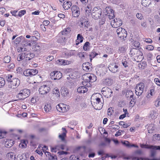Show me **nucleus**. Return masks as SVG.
I'll list each match as a JSON object with an SVG mask.
<instances>
[{"label": "nucleus", "mask_w": 160, "mask_h": 160, "mask_svg": "<svg viewBox=\"0 0 160 160\" xmlns=\"http://www.w3.org/2000/svg\"><path fill=\"white\" fill-rule=\"evenodd\" d=\"M84 81L82 82L83 85L89 87L91 86L90 82H93L97 80V77L93 74L87 73L83 76Z\"/></svg>", "instance_id": "nucleus-1"}, {"label": "nucleus", "mask_w": 160, "mask_h": 160, "mask_svg": "<svg viewBox=\"0 0 160 160\" xmlns=\"http://www.w3.org/2000/svg\"><path fill=\"white\" fill-rule=\"evenodd\" d=\"M130 55L131 57H134V60H138V61H137L138 62L142 60L144 58L142 52L140 50L135 48H132L131 49Z\"/></svg>", "instance_id": "nucleus-2"}, {"label": "nucleus", "mask_w": 160, "mask_h": 160, "mask_svg": "<svg viewBox=\"0 0 160 160\" xmlns=\"http://www.w3.org/2000/svg\"><path fill=\"white\" fill-rule=\"evenodd\" d=\"M23 43L25 46L32 47V48L35 51L38 52L40 50V46L37 44L35 41H24Z\"/></svg>", "instance_id": "nucleus-3"}, {"label": "nucleus", "mask_w": 160, "mask_h": 160, "mask_svg": "<svg viewBox=\"0 0 160 160\" xmlns=\"http://www.w3.org/2000/svg\"><path fill=\"white\" fill-rule=\"evenodd\" d=\"M30 91L28 89L24 88L21 90L17 95V98L20 100H23L28 97L29 95Z\"/></svg>", "instance_id": "nucleus-4"}, {"label": "nucleus", "mask_w": 160, "mask_h": 160, "mask_svg": "<svg viewBox=\"0 0 160 160\" xmlns=\"http://www.w3.org/2000/svg\"><path fill=\"white\" fill-rule=\"evenodd\" d=\"M102 12V10L100 8L94 7L92 12V18L95 19H98L101 16Z\"/></svg>", "instance_id": "nucleus-5"}, {"label": "nucleus", "mask_w": 160, "mask_h": 160, "mask_svg": "<svg viewBox=\"0 0 160 160\" xmlns=\"http://www.w3.org/2000/svg\"><path fill=\"white\" fill-rule=\"evenodd\" d=\"M117 32L118 37L121 40H125L127 36V32L126 30L122 28H119L117 30Z\"/></svg>", "instance_id": "nucleus-6"}, {"label": "nucleus", "mask_w": 160, "mask_h": 160, "mask_svg": "<svg viewBox=\"0 0 160 160\" xmlns=\"http://www.w3.org/2000/svg\"><path fill=\"white\" fill-rule=\"evenodd\" d=\"M20 84V81L18 78H13L11 82H9V83H8V88H9L14 89L18 86Z\"/></svg>", "instance_id": "nucleus-7"}, {"label": "nucleus", "mask_w": 160, "mask_h": 160, "mask_svg": "<svg viewBox=\"0 0 160 160\" xmlns=\"http://www.w3.org/2000/svg\"><path fill=\"white\" fill-rule=\"evenodd\" d=\"M50 90V88L49 85H43L40 86L39 89L40 94L42 95L46 94Z\"/></svg>", "instance_id": "nucleus-8"}, {"label": "nucleus", "mask_w": 160, "mask_h": 160, "mask_svg": "<svg viewBox=\"0 0 160 160\" xmlns=\"http://www.w3.org/2000/svg\"><path fill=\"white\" fill-rule=\"evenodd\" d=\"M144 88V84L140 83L137 85L135 88V93L137 95L140 96L142 93Z\"/></svg>", "instance_id": "nucleus-9"}, {"label": "nucleus", "mask_w": 160, "mask_h": 160, "mask_svg": "<svg viewBox=\"0 0 160 160\" xmlns=\"http://www.w3.org/2000/svg\"><path fill=\"white\" fill-rule=\"evenodd\" d=\"M79 26L81 28L86 29L88 28L89 22L87 18L85 17H82L80 20Z\"/></svg>", "instance_id": "nucleus-10"}, {"label": "nucleus", "mask_w": 160, "mask_h": 160, "mask_svg": "<svg viewBox=\"0 0 160 160\" xmlns=\"http://www.w3.org/2000/svg\"><path fill=\"white\" fill-rule=\"evenodd\" d=\"M62 73L58 71H54L51 72L50 74V78L52 79L59 80L62 77Z\"/></svg>", "instance_id": "nucleus-11"}, {"label": "nucleus", "mask_w": 160, "mask_h": 160, "mask_svg": "<svg viewBox=\"0 0 160 160\" xmlns=\"http://www.w3.org/2000/svg\"><path fill=\"white\" fill-rule=\"evenodd\" d=\"M105 13L106 15L110 19H113L114 17L113 10L110 7H107L105 8Z\"/></svg>", "instance_id": "nucleus-12"}, {"label": "nucleus", "mask_w": 160, "mask_h": 160, "mask_svg": "<svg viewBox=\"0 0 160 160\" xmlns=\"http://www.w3.org/2000/svg\"><path fill=\"white\" fill-rule=\"evenodd\" d=\"M122 20L119 18H115L111 21V24L112 27L117 28L122 25Z\"/></svg>", "instance_id": "nucleus-13"}, {"label": "nucleus", "mask_w": 160, "mask_h": 160, "mask_svg": "<svg viewBox=\"0 0 160 160\" xmlns=\"http://www.w3.org/2000/svg\"><path fill=\"white\" fill-rule=\"evenodd\" d=\"M108 68L112 73H115L119 72L118 66L115 63H112L108 66Z\"/></svg>", "instance_id": "nucleus-14"}, {"label": "nucleus", "mask_w": 160, "mask_h": 160, "mask_svg": "<svg viewBox=\"0 0 160 160\" xmlns=\"http://www.w3.org/2000/svg\"><path fill=\"white\" fill-rule=\"evenodd\" d=\"M72 15L74 17H78L80 15L79 8L78 6H73L71 8Z\"/></svg>", "instance_id": "nucleus-15"}, {"label": "nucleus", "mask_w": 160, "mask_h": 160, "mask_svg": "<svg viewBox=\"0 0 160 160\" xmlns=\"http://www.w3.org/2000/svg\"><path fill=\"white\" fill-rule=\"evenodd\" d=\"M102 89V92H103V93L105 94V96H107V98L112 96L113 92L110 88L106 87L103 88Z\"/></svg>", "instance_id": "nucleus-16"}, {"label": "nucleus", "mask_w": 160, "mask_h": 160, "mask_svg": "<svg viewBox=\"0 0 160 160\" xmlns=\"http://www.w3.org/2000/svg\"><path fill=\"white\" fill-rule=\"evenodd\" d=\"M69 90L67 88H62L61 90V95L67 98L69 97Z\"/></svg>", "instance_id": "nucleus-17"}, {"label": "nucleus", "mask_w": 160, "mask_h": 160, "mask_svg": "<svg viewBox=\"0 0 160 160\" xmlns=\"http://www.w3.org/2000/svg\"><path fill=\"white\" fill-rule=\"evenodd\" d=\"M88 88L85 86H80L78 87L77 90V92L79 93H84L88 91Z\"/></svg>", "instance_id": "nucleus-18"}, {"label": "nucleus", "mask_w": 160, "mask_h": 160, "mask_svg": "<svg viewBox=\"0 0 160 160\" xmlns=\"http://www.w3.org/2000/svg\"><path fill=\"white\" fill-rule=\"evenodd\" d=\"M71 31V28H70L68 27L64 29L63 31L60 32L59 33V35H67L69 34Z\"/></svg>", "instance_id": "nucleus-19"}, {"label": "nucleus", "mask_w": 160, "mask_h": 160, "mask_svg": "<svg viewBox=\"0 0 160 160\" xmlns=\"http://www.w3.org/2000/svg\"><path fill=\"white\" fill-rule=\"evenodd\" d=\"M62 130H63V132L59 135L58 137L62 141H64L65 140V138L66 137L67 131L64 128H62Z\"/></svg>", "instance_id": "nucleus-20"}, {"label": "nucleus", "mask_w": 160, "mask_h": 160, "mask_svg": "<svg viewBox=\"0 0 160 160\" xmlns=\"http://www.w3.org/2000/svg\"><path fill=\"white\" fill-rule=\"evenodd\" d=\"M72 5V3L70 1H65L63 4V7L65 10L69 8Z\"/></svg>", "instance_id": "nucleus-21"}, {"label": "nucleus", "mask_w": 160, "mask_h": 160, "mask_svg": "<svg viewBox=\"0 0 160 160\" xmlns=\"http://www.w3.org/2000/svg\"><path fill=\"white\" fill-rule=\"evenodd\" d=\"M134 94L132 91L128 90L126 92V96L128 99L131 100Z\"/></svg>", "instance_id": "nucleus-22"}, {"label": "nucleus", "mask_w": 160, "mask_h": 160, "mask_svg": "<svg viewBox=\"0 0 160 160\" xmlns=\"http://www.w3.org/2000/svg\"><path fill=\"white\" fill-rule=\"evenodd\" d=\"M103 82L106 85L110 86L113 83V80L110 78H108L105 79Z\"/></svg>", "instance_id": "nucleus-23"}, {"label": "nucleus", "mask_w": 160, "mask_h": 160, "mask_svg": "<svg viewBox=\"0 0 160 160\" xmlns=\"http://www.w3.org/2000/svg\"><path fill=\"white\" fill-rule=\"evenodd\" d=\"M58 61L60 63V64L63 65H68L71 62V61H69L67 60H63L62 59H59Z\"/></svg>", "instance_id": "nucleus-24"}, {"label": "nucleus", "mask_w": 160, "mask_h": 160, "mask_svg": "<svg viewBox=\"0 0 160 160\" xmlns=\"http://www.w3.org/2000/svg\"><path fill=\"white\" fill-rule=\"evenodd\" d=\"M158 113L155 110H152L150 113V117L153 119H154L157 118Z\"/></svg>", "instance_id": "nucleus-25"}, {"label": "nucleus", "mask_w": 160, "mask_h": 160, "mask_svg": "<svg viewBox=\"0 0 160 160\" xmlns=\"http://www.w3.org/2000/svg\"><path fill=\"white\" fill-rule=\"evenodd\" d=\"M27 52V57H26V61H29L32 59L35 56V55L33 53L31 52Z\"/></svg>", "instance_id": "nucleus-26"}, {"label": "nucleus", "mask_w": 160, "mask_h": 160, "mask_svg": "<svg viewBox=\"0 0 160 160\" xmlns=\"http://www.w3.org/2000/svg\"><path fill=\"white\" fill-rule=\"evenodd\" d=\"M27 55H28V54H27V52H26L20 53L19 54V59L18 58H17L18 60V61H20L25 58L26 59Z\"/></svg>", "instance_id": "nucleus-27"}, {"label": "nucleus", "mask_w": 160, "mask_h": 160, "mask_svg": "<svg viewBox=\"0 0 160 160\" xmlns=\"http://www.w3.org/2000/svg\"><path fill=\"white\" fill-rule=\"evenodd\" d=\"M141 3L142 6L146 7L148 6L151 3V0H142Z\"/></svg>", "instance_id": "nucleus-28"}, {"label": "nucleus", "mask_w": 160, "mask_h": 160, "mask_svg": "<svg viewBox=\"0 0 160 160\" xmlns=\"http://www.w3.org/2000/svg\"><path fill=\"white\" fill-rule=\"evenodd\" d=\"M91 7L90 6H87L85 8V13L86 16H89L91 15Z\"/></svg>", "instance_id": "nucleus-29"}, {"label": "nucleus", "mask_w": 160, "mask_h": 160, "mask_svg": "<svg viewBox=\"0 0 160 160\" xmlns=\"http://www.w3.org/2000/svg\"><path fill=\"white\" fill-rule=\"evenodd\" d=\"M31 69H28L24 71L23 74L26 76H32Z\"/></svg>", "instance_id": "nucleus-30"}, {"label": "nucleus", "mask_w": 160, "mask_h": 160, "mask_svg": "<svg viewBox=\"0 0 160 160\" xmlns=\"http://www.w3.org/2000/svg\"><path fill=\"white\" fill-rule=\"evenodd\" d=\"M14 142L12 141H10V142H6L5 144V147L7 148H10L11 147L13 144Z\"/></svg>", "instance_id": "nucleus-31"}, {"label": "nucleus", "mask_w": 160, "mask_h": 160, "mask_svg": "<svg viewBox=\"0 0 160 160\" xmlns=\"http://www.w3.org/2000/svg\"><path fill=\"white\" fill-rule=\"evenodd\" d=\"M22 155L19 154L17 157V160H27V157L26 155Z\"/></svg>", "instance_id": "nucleus-32"}, {"label": "nucleus", "mask_w": 160, "mask_h": 160, "mask_svg": "<svg viewBox=\"0 0 160 160\" xmlns=\"http://www.w3.org/2000/svg\"><path fill=\"white\" fill-rule=\"evenodd\" d=\"M44 110L46 112H49L51 109V107L50 104H47L45 105L44 107Z\"/></svg>", "instance_id": "nucleus-33"}, {"label": "nucleus", "mask_w": 160, "mask_h": 160, "mask_svg": "<svg viewBox=\"0 0 160 160\" xmlns=\"http://www.w3.org/2000/svg\"><path fill=\"white\" fill-rule=\"evenodd\" d=\"M56 108L58 111L60 112H64L66 110L65 109V108H64V107L62 108V107H61L60 105L59 104L57 105Z\"/></svg>", "instance_id": "nucleus-34"}, {"label": "nucleus", "mask_w": 160, "mask_h": 160, "mask_svg": "<svg viewBox=\"0 0 160 160\" xmlns=\"http://www.w3.org/2000/svg\"><path fill=\"white\" fill-rule=\"evenodd\" d=\"M140 147L142 148L147 149H152L153 145H149L147 144H141Z\"/></svg>", "instance_id": "nucleus-35"}, {"label": "nucleus", "mask_w": 160, "mask_h": 160, "mask_svg": "<svg viewBox=\"0 0 160 160\" xmlns=\"http://www.w3.org/2000/svg\"><path fill=\"white\" fill-rule=\"evenodd\" d=\"M5 81L4 79L0 77V88L3 87L5 85Z\"/></svg>", "instance_id": "nucleus-36"}, {"label": "nucleus", "mask_w": 160, "mask_h": 160, "mask_svg": "<svg viewBox=\"0 0 160 160\" xmlns=\"http://www.w3.org/2000/svg\"><path fill=\"white\" fill-rule=\"evenodd\" d=\"M91 65L82 67L83 69L87 72L90 71L91 70Z\"/></svg>", "instance_id": "nucleus-37"}, {"label": "nucleus", "mask_w": 160, "mask_h": 160, "mask_svg": "<svg viewBox=\"0 0 160 160\" xmlns=\"http://www.w3.org/2000/svg\"><path fill=\"white\" fill-rule=\"evenodd\" d=\"M53 94L56 95L57 97H58L59 96L60 93L59 90L58 88H54L53 90Z\"/></svg>", "instance_id": "nucleus-38"}, {"label": "nucleus", "mask_w": 160, "mask_h": 160, "mask_svg": "<svg viewBox=\"0 0 160 160\" xmlns=\"http://www.w3.org/2000/svg\"><path fill=\"white\" fill-rule=\"evenodd\" d=\"M48 153V155H50V156H49V160H57V158L56 156H53L51 155V154L48 152H46L45 153Z\"/></svg>", "instance_id": "nucleus-39"}, {"label": "nucleus", "mask_w": 160, "mask_h": 160, "mask_svg": "<svg viewBox=\"0 0 160 160\" xmlns=\"http://www.w3.org/2000/svg\"><path fill=\"white\" fill-rule=\"evenodd\" d=\"M98 54L97 53L95 52H91V53L89 55L91 61H92V58H94Z\"/></svg>", "instance_id": "nucleus-40"}, {"label": "nucleus", "mask_w": 160, "mask_h": 160, "mask_svg": "<svg viewBox=\"0 0 160 160\" xmlns=\"http://www.w3.org/2000/svg\"><path fill=\"white\" fill-rule=\"evenodd\" d=\"M147 66L146 62H142V63L139 64L138 67L139 68H141L142 69H144V68L146 67Z\"/></svg>", "instance_id": "nucleus-41"}, {"label": "nucleus", "mask_w": 160, "mask_h": 160, "mask_svg": "<svg viewBox=\"0 0 160 160\" xmlns=\"http://www.w3.org/2000/svg\"><path fill=\"white\" fill-rule=\"evenodd\" d=\"M11 57L10 56H7L5 57L3 59L4 62L5 63H9L10 61Z\"/></svg>", "instance_id": "nucleus-42"}, {"label": "nucleus", "mask_w": 160, "mask_h": 160, "mask_svg": "<svg viewBox=\"0 0 160 160\" xmlns=\"http://www.w3.org/2000/svg\"><path fill=\"white\" fill-rule=\"evenodd\" d=\"M127 49V46H124L122 47H120L119 48L118 50L120 52H123L126 51Z\"/></svg>", "instance_id": "nucleus-43"}, {"label": "nucleus", "mask_w": 160, "mask_h": 160, "mask_svg": "<svg viewBox=\"0 0 160 160\" xmlns=\"http://www.w3.org/2000/svg\"><path fill=\"white\" fill-rule=\"evenodd\" d=\"M89 45L90 43L89 42H86L83 47L84 50L86 51L88 49H89Z\"/></svg>", "instance_id": "nucleus-44"}, {"label": "nucleus", "mask_w": 160, "mask_h": 160, "mask_svg": "<svg viewBox=\"0 0 160 160\" xmlns=\"http://www.w3.org/2000/svg\"><path fill=\"white\" fill-rule=\"evenodd\" d=\"M132 45L135 47L139 48L140 46V43L138 41H134L132 44Z\"/></svg>", "instance_id": "nucleus-45"}, {"label": "nucleus", "mask_w": 160, "mask_h": 160, "mask_svg": "<svg viewBox=\"0 0 160 160\" xmlns=\"http://www.w3.org/2000/svg\"><path fill=\"white\" fill-rule=\"evenodd\" d=\"M106 21V18L105 17H103L100 20L99 24V25L102 26L103 25Z\"/></svg>", "instance_id": "nucleus-46"}, {"label": "nucleus", "mask_w": 160, "mask_h": 160, "mask_svg": "<svg viewBox=\"0 0 160 160\" xmlns=\"http://www.w3.org/2000/svg\"><path fill=\"white\" fill-rule=\"evenodd\" d=\"M32 76H34L38 73V71L35 68L31 69Z\"/></svg>", "instance_id": "nucleus-47"}, {"label": "nucleus", "mask_w": 160, "mask_h": 160, "mask_svg": "<svg viewBox=\"0 0 160 160\" xmlns=\"http://www.w3.org/2000/svg\"><path fill=\"white\" fill-rule=\"evenodd\" d=\"M78 74L77 72H73L72 73H71V74L70 75L69 77L71 78L72 79H75L76 78H77V76H76V75Z\"/></svg>", "instance_id": "nucleus-48"}, {"label": "nucleus", "mask_w": 160, "mask_h": 160, "mask_svg": "<svg viewBox=\"0 0 160 160\" xmlns=\"http://www.w3.org/2000/svg\"><path fill=\"white\" fill-rule=\"evenodd\" d=\"M12 75H9L8 76L6 77V79L8 82V83H9V82H11L12 81Z\"/></svg>", "instance_id": "nucleus-49"}, {"label": "nucleus", "mask_w": 160, "mask_h": 160, "mask_svg": "<svg viewBox=\"0 0 160 160\" xmlns=\"http://www.w3.org/2000/svg\"><path fill=\"white\" fill-rule=\"evenodd\" d=\"M26 13V11L25 10H22L19 11L18 16L20 17H21Z\"/></svg>", "instance_id": "nucleus-50"}, {"label": "nucleus", "mask_w": 160, "mask_h": 160, "mask_svg": "<svg viewBox=\"0 0 160 160\" xmlns=\"http://www.w3.org/2000/svg\"><path fill=\"white\" fill-rule=\"evenodd\" d=\"M14 155L15 156V155H14V153L13 152H10L8 153L7 154L6 156L7 157L10 158L11 159H12Z\"/></svg>", "instance_id": "nucleus-51"}, {"label": "nucleus", "mask_w": 160, "mask_h": 160, "mask_svg": "<svg viewBox=\"0 0 160 160\" xmlns=\"http://www.w3.org/2000/svg\"><path fill=\"white\" fill-rule=\"evenodd\" d=\"M15 66V65L13 63H11L9 65L7 66V69L8 71H10L11 69H13Z\"/></svg>", "instance_id": "nucleus-52"}, {"label": "nucleus", "mask_w": 160, "mask_h": 160, "mask_svg": "<svg viewBox=\"0 0 160 160\" xmlns=\"http://www.w3.org/2000/svg\"><path fill=\"white\" fill-rule=\"evenodd\" d=\"M155 130V128L153 127L150 126L148 128V132L150 133L153 132Z\"/></svg>", "instance_id": "nucleus-53"}, {"label": "nucleus", "mask_w": 160, "mask_h": 160, "mask_svg": "<svg viewBox=\"0 0 160 160\" xmlns=\"http://www.w3.org/2000/svg\"><path fill=\"white\" fill-rule=\"evenodd\" d=\"M146 49L149 51L152 50L154 49V47L152 45H149L147 46Z\"/></svg>", "instance_id": "nucleus-54"}, {"label": "nucleus", "mask_w": 160, "mask_h": 160, "mask_svg": "<svg viewBox=\"0 0 160 160\" xmlns=\"http://www.w3.org/2000/svg\"><path fill=\"white\" fill-rule=\"evenodd\" d=\"M85 53V52H79L78 54V57L80 58H83L85 57L84 54Z\"/></svg>", "instance_id": "nucleus-55"}, {"label": "nucleus", "mask_w": 160, "mask_h": 160, "mask_svg": "<svg viewBox=\"0 0 160 160\" xmlns=\"http://www.w3.org/2000/svg\"><path fill=\"white\" fill-rule=\"evenodd\" d=\"M122 143L123 145L126 146L128 148H130L131 144L128 141H125L124 142H122Z\"/></svg>", "instance_id": "nucleus-56"}, {"label": "nucleus", "mask_w": 160, "mask_h": 160, "mask_svg": "<svg viewBox=\"0 0 160 160\" xmlns=\"http://www.w3.org/2000/svg\"><path fill=\"white\" fill-rule=\"evenodd\" d=\"M154 81L158 85L160 86V80L158 78H155Z\"/></svg>", "instance_id": "nucleus-57"}, {"label": "nucleus", "mask_w": 160, "mask_h": 160, "mask_svg": "<svg viewBox=\"0 0 160 160\" xmlns=\"http://www.w3.org/2000/svg\"><path fill=\"white\" fill-rule=\"evenodd\" d=\"M54 59V57L53 56H48L46 58V60L48 62H49Z\"/></svg>", "instance_id": "nucleus-58"}, {"label": "nucleus", "mask_w": 160, "mask_h": 160, "mask_svg": "<svg viewBox=\"0 0 160 160\" xmlns=\"http://www.w3.org/2000/svg\"><path fill=\"white\" fill-rule=\"evenodd\" d=\"M50 23V21L48 20H45L43 21V25H44V26H47Z\"/></svg>", "instance_id": "nucleus-59"}, {"label": "nucleus", "mask_w": 160, "mask_h": 160, "mask_svg": "<svg viewBox=\"0 0 160 160\" xmlns=\"http://www.w3.org/2000/svg\"><path fill=\"white\" fill-rule=\"evenodd\" d=\"M83 37L80 34H79L77 35V39L76 40H82Z\"/></svg>", "instance_id": "nucleus-60"}, {"label": "nucleus", "mask_w": 160, "mask_h": 160, "mask_svg": "<svg viewBox=\"0 0 160 160\" xmlns=\"http://www.w3.org/2000/svg\"><path fill=\"white\" fill-rule=\"evenodd\" d=\"M6 132H0V138H4V135L6 134Z\"/></svg>", "instance_id": "nucleus-61"}, {"label": "nucleus", "mask_w": 160, "mask_h": 160, "mask_svg": "<svg viewBox=\"0 0 160 160\" xmlns=\"http://www.w3.org/2000/svg\"><path fill=\"white\" fill-rule=\"evenodd\" d=\"M156 151L153 149V150H152L151 151V156L152 157H153L155 156V155L156 154Z\"/></svg>", "instance_id": "nucleus-62"}, {"label": "nucleus", "mask_w": 160, "mask_h": 160, "mask_svg": "<svg viewBox=\"0 0 160 160\" xmlns=\"http://www.w3.org/2000/svg\"><path fill=\"white\" fill-rule=\"evenodd\" d=\"M75 55V53L73 51H71L70 52L68 53V56H71L72 55Z\"/></svg>", "instance_id": "nucleus-63"}, {"label": "nucleus", "mask_w": 160, "mask_h": 160, "mask_svg": "<svg viewBox=\"0 0 160 160\" xmlns=\"http://www.w3.org/2000/svg\"><path fill=\"white\" fill-rule=\"evenodd\" d=\"M152 149L154 150H160V146H153Z\"/></svg>", "instance_id": "nucleus-64"}]
</instances>
